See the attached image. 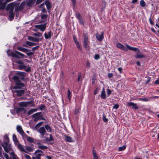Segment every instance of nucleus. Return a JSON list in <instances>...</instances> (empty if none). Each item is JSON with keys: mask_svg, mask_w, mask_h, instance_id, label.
I'll list each match as a JSON object with an SVG mask.
<instances>
[{"mask_svg": "<svg viewBox=\"0 0 159 159\" xmlns=\"http://www.w3.org/2000/svg\"><path fill=\"white\" fill-rule=\"evenodd\" d=\"M125 45L126 48L129 50L136 52V55L135 56V57L136 58H141L144 57L143 55L141 53L138 48L131 47L127 44H125Z\"/></svg>", "mask_w": 159, "mask_h": 159, "instance_id": "obj_1", "label": "nucleus"}, {"mask_svg": "<svg viewBox=\"0 0 159 159\" xmlns=\"http://www.w3.org/2000/svg\"><path fill=\"white\" fill-rule=\"evenodd\" d=\"M13 79L14 80L15 84L18 86H15L13 87V89H18L20 88H21V87L24 86V84L20 80V79L18 76L16 75L14 76L13 77Z\"/></svg>", "mask_w": 159, "mask_h": 159, "instance_id": "obj_2", "label": "nucleus"}, {"mask_svg": "<svg viewBox=\"0 0 159 159\" xmlns=\"http://www.w3.org/2000/svg\"><path fill=\"white\" fill-rule=\"evenodd\" d=\"M12 138L15 145L20 149V151L27 153V152L25 150L24 148L22 146V145L19 143L16 135L15 134L13 135Z\"/></svg>", "mask_w": 159, "mask_h": 159, "instance_id": "obj_3", "label": "nucleus"}, {"mask_svg": "<svg viewBox=\"0 0 159 159\" xmlns=\"http://www.w3.org/2000/svg\"><path fill=\"white\" fill-rule=\"evenodd\" d=\"M90 41L89 39L88 34L84 32L83 34V42L84 48L86 49Z\"/></svg>", "mask_w": 159, "mask_h": 159, "instance_id": "obj_4", "label": "nucleus"}, {"mask_svg": "<svg viewBox=\"0 0 159 159\" xmlns=\"http://www.w3.org/2000/svg\"><path fill=\"white\" fill-rule=\"evenodd\" d=\"M4 148V150L7 152L12 150V148L11 145L7 143H5L2 144Z\"/></svg>", "mask_w": 159, "mask_h": 159, "instance_id": "obj_5", "label": "nucleus"}, {"mask_svg": "<svg viewBox=\"0 0 159 159\" xmlns=\"http://www.w3.org/2000/svg\"><path fill=\"white\" fill-rule=\"evenodd\" d=\"M46 24H41L36 25L35 26V27L38 30H40L41 31H44L46 29Z\"/></svg>", "mask_w": 159, "mask_h": 159, "instance_id": "obj_6", "label": "nucleus"}, {"mask_svg": "<svg viewBox=\"0 0 159 159\" xmlns=\"http://www.w3.org/2000/svg\"><path fill=\"white\" fill-rule=\"evenodd\" d=\"M14 5L13 3H9L6 8L7 11L9 10V13H13Z\"/></svg>", "mask_w": 159, "mask_h": 159, "instance_id": "obj_7", "label": "nucleus"}, {"mask_svg": "<svg viewBox=\"0 0 159 159\" xmlns=\"http://www.w3.org/2000/svg\"><path fill=\"white\" fill-rule=\"evenodd\" d=\"M12 89V92L14 93H16V94L19 96H21L25 92V91L23 90H17V89H13V88Z\"/></svg>", "mask_w": 159, "mask_h": 159, "instance_id": "obj_8", "label": "nucleus"}, {"mask_svg": "<svg viewBox=\"0 0 159 159\" xmlns=\"http://www.w3.org/2000/svg\"><path fill=\"white\" fill-rule=\"evenodd\" d=\"M127 104L129 107H130L132 109H138V107L137 106V105L133 102H127Z\"/></svg>", "mask_w": 159, "mask_h": 159, "instance_id": "obj_9", "label": "nucleus"}, {"mask_svg": "<svg viewBox=\"0 0 159 159\" xmlns=\"http://www.w3.org/2000/svg\"><path fill=\"white\" fill-rule=\"evenodd\" d=\"M16 129L17 131L23 136V137L25 134L21 126L19 125H17L16 127Z\"/></svg>", "mask_w": 159, "mask_h": 159, "instance_id": "obj_10", "label": "nucleus"}, {"mask_svg": "<svg viewBox=\"0 0 159 159\" xmlns=\"http://www.w3.org/2000/svg\"><path fill=\"white\" fill-rule=\"evenodd\" d=\"M73 39L75 43L76 44L77 48L79 49V50L81 51L82 48L81 46H80L79 42L77 41V38L75 36H73Z\"/></svg>", "mask_w": 159, "mask_h": 159, "instance_id": "obj_11", "label": "nucleus"}, {"mask_svg": "<svg viewBox=\"0 0 159 159\" xmlns=\"http://www.w3.org/2000/svg\"><path fill=\"white\" fill-rule=\"evenodd\" d=\"M32 103V102H21L19 103L20 107H26Z\"/></svg>", "mask_w": 159, "mask_h": 159, "instance_id": "obj_12", "label": "nucleus"}, {"mask_svg": "<svg viewBox=\"0 0 159 159\" xmlns=\"http://www.w3.org/2000/svg\"><path fill=\"white\" fill-rule=\"evenodd\" d=\"M116 46L117 48L125 51H127L128 48H126L125 47L120 43H118L116 45Z\"/></svg>", "mask_w": 159, "mask_h": 159, "instance_id": "obj_13", "label": "nucleus"}, {"mask_svg": "<svg viewBox=\"0 0 159 159\" xmlns=\"http://www.w3.org/2000/svg\"><path fill=\"white\" fill-rule=\"evenodd\" d=\"M103 32H101V35H99L97 33L96 34V37L97 39L99 41H101L103 39Z\"/></svg>", "mask_w": 159, "mask_h": 159, "instance_id": "obj_14", "label": "nucleus"}, {"mask_svg": "<svg viewBox=\"0 0 159 159\" xmlns=\"http://www.w3.org/2000/svg\"><path fill=\"white\" fill-rule=\"evenodd\" d=\"M26 150L29 152H32L35 149L34 146L33 145L30 146H26Z\"/></svg>", "mask_w": 159, "mask_h": 159, "instance_id": "obj_15", "label": "nucleus"}, {"mask_svg": "<svg viewBox=\"0 0 159 159\" xmlns=\"http://www.w3.org/2000/svg\"><path fill=\"white\" fill-rule=\"evenodd\" d=\"M16 74L19 75V77L21 80L24 79V77L26 76V73L20 71L18 72Z\"/></svg>", "mask_w": 159, "mask_h": 159, "instance_id": "obj_16", "label": "nucleus"}, {"mask_svg": "<svg viewBox=\"0 0 159 159\" xmlns=\"http://www.w3.org/2000/svg\"><path fill=\"white\" fill-rule=\"evenodd\" d=\"M33 117H36L39 120L42 119L44 120L45 119L42 118V115L40 114V112H38L36 113L32 116Z\"/></svg>", "mask_w": 159, "mask_h": 159, "instance_id": "obj_17", "label": "nucleus"}, {"mask_svg": "<svg viewBox=\"0 0 159 159\" xmlns=\"http://www.w3.org/2000/svg\"><path fill=\"white\" fill-rule=\"evenodd\" d=\"M36 0H26V4L29 7L32 6L35 3Z\"/></svg>", "mask_w": 159, "mask_h": 159, "instance_id": "obj_18", "label": "nucleus"}, {"mask_svg": "<svg viewBox=\"0 0 159 159\" xmlns=\"http://www.w3.org/2000/svg\"><path fill=\"white\" fill-rule=\"evenodd\" d=\"M38 131L42 136H43L46 131L45 130V128L43 127H42L39 129Z\"/></svg>", "mask_w": 159, "mask_h": 159, "instance_id": "obj_19", "label": "nucleus"}, {"mask_svg": "<svg viewBox=\"0 0 159 159\" xmlns=\"http://www.w3.org/2000/svg\"><path fill=\"white\" fill-rule=\"evenodd\" d=\"M52 35V33L51 31H50L49 32L48 34H47L46 33L44 34V37L46 39H50Z\"/></svg>", "mask_w": 159, "mask_h": 159, "instance_id": "obj_20", "label": "nucleus"}, {"mask_svg": "<svg viewBox=\"0 0 159 159\" xmlns=\"http://www.w3.org/2000/svg\"><path fill=\"white\" fill-rule=\"evenodd\" d=\"M101 97L102 98L105 99L106 98V95L105 93L104 88L103 87L102 90V91L101 93Z\"/></svg>", "mask_w": 159, "mask_h": 159, "instance_id": "obj_21", "label": "nucleus"}, {"mask_svg": "<svg viewBox=\"0 0 159 159\" xmlns=\"http://www.w3.org/2000/svg\"><path fill=\"white\" fill-rule=\"evenodd\" d=\"M26 111L24 108L23 107H20L17 110V113H25L26 112Z\"/></svg>", "mask_w": 159, "mask_h": 159, "instance_id": "obj_22", "label": "nucleus"}, {"mask_svg": "<svg viewBox=\"0 0 159 159\" xmlns=\"http://www.w3.org/2000/svg\"><path fill=\"white\" fill-rule=\"evenodd\" d=\"M28 39L29 40L33 41L36 42H38L39 40V38L33 37L32 36H29L28 38Z\"/></svg>", "mask_w": 159, "mask_h": 159, "instance_id": "obj_23", "label": "nucleus"}, {"mask_svg": "<svg viewBox=\"0 0 159 159\" xmlns=\"http://www.w3.org/2000/svg\"><path fill=\"white\" fill-rule=\"evenodd\" d=\"M23 137L25 138H26L27 139V141L29 142H30V143L34 142L33 139L30 137H29L26 134Z\"/></svg>", "mask_w": 159, "mask_h": 159, "instance_id": "obj_24", "label": "nucleus"}, {"mask_svg": "<svg viewBox=\"0 0 159 159\" xmlns=\"http://www.w3.org/2000/svg\"><path fill=\"white\" fill-rule=\"evenodd\" d=\"M10 157L11 159H19L18 157L16 156L13 152H11L10 153Z\"/></svg>", "mask_w": 159, "mask_h": 159, "instance_id": "obj_25", "label": "nucleus"}, {"mask_svg": "<svg viewBox=\"0 0 159 159\" xmlns=\"http://www.w3.org/2000/svg\"><path fill=\"white\" fill-rule=\"evenodd\" d=\"M65 140L66 141L69 142H73V139L72 137L70 136H67V135H65Z\"/></svg>", "mask_w": 159, "mask_h": 159, "instance_id": "obj_26", "label": "nucleus"}, {"mask_svg": "<svg viewBox=\"0 0 159 159\" xmlns=\"http://www.w3.org/2000/svg\"><path fill=\"white\" fill-rule=\"evenodd\" d=\"M48 17V15L46 14H43L41 15V18L43 20H44L43 21H39V23H42L43 21H45L47 19Z\"/></svg>", "mask_w": 159, "mask_h": 159, "instance_id": "obj_27", "label": "nucleus"}, {"mask_svg": "<svg viewBox=\"0 0 159 159\" xmlns=\"http://www.w3.org/2000/svg\"><path fill=\"white\" fill-rule=\"evenodd\" d=\"M3 0H0V9L4 10L5 8V4L2 2Z\"/></svg>", "mask_w": 159, "mask_h": 159, "instance_id": "obj_28", "label": "nucleus"}, {"mask_svg": "<svg viewBox=\"0 0 159 159\" xmlns=\"http://www.w3.org/2000/svg\"><path fill=\"white\" fill-rule=\"evenodd\" d=\"M10 56V55H9V56ZM11 56L12 57L17 58H20V57L19 56V55L16 52V51H15V52H11Z\"/></svg>", "mask_w": 159, "mask_h": 159, "instance_id": "obj_29", "label": "nucleus"}, {"mask_svg": "<svg viewBox=\"0 0 159 159\" xmlns=\"http://www.w3.org/2000/svg\"><path fill=\"white\" fill-rule=\"evenodd\" d=\"M18 49L20 51L22 52H25V53H26V52H27L28 51V49H27L25 48H22V47H18Z\"/></svg>", "mask_w": 159, "mask_h": 159, "instance_id": "obj_30", "label": "nucleus"}, {"mask_svg": "<svg viewBox=\"0 0 159 159\" xmlns=\"http://www.w3.org/2000/svg\"><path fill=\"white\" fill-rule=\"evenodd\" d=\"M25 4L26 2L25 1H24L21 3L19 7V9L20 10H22L24 8Z\"/></svg>", "mask_w": 159, "mask_h": 159, "instance_id": "obj_31", "label": "nucleus"}, {"mask_svg": "<svg viewBox=\"0 0 159 159\" xmlns=\"http://www.w3.org/2000/svg\"><path fill=\"white\" fill-rule=\"evenodd\" d=\"M37 110H38L37 108L31 109L28 111V115H30L31 114H32L34 112L37 111Z\"/></svg>", "mask_w": 159, "mask_h": 159, "instance_id": "obj_32", "label": "nucleus"}, {"mask_svg": "<svg viewBox=\"0 0 159 159\" xmlns=\"http://www.w3.org/2000/svg\"><path fill=\"white\" fill-rule=\"evenodd\" d=\"M38 147L39 149L42 150H44L48 148V147L47 146L41 144H39Z\"/></svg>", "mask_w": 159, "mask_h": 159, "instance_id": "obj_33", "label": "nucleus"}, {"mask_svg": "<svg viewBox=\"0 0 159 159\" xmlns=\"http://www.w3.org/2000/svg\"><path fill=\"white\" fill-rule=\"evenodd\" d=\"M45 129H46L47 130L48 132H51L52 131V129L51 127L48 125H46L45 126Z\"/></svg>", "mask_w": 159, "mask_h": 159, "instance_id": "obj_34", "label": "nucleus"}, {"mask_svg": "<svg viewBox=\"0 0 159 159\" xmlns=\"http://www.w3.org/2000/svg\"><path fill=\"white\" fill-rule=\"evenodd\" d=\"M45 4L48 9L49 10L51 8V5L49 1H47L45 2Z\"/></svg>", "mask_w": 159, "mask_h": 159, "instance_id": "obj_35", "label": "nucleus"}, {"mask_svg": "<svg viewBox=\"0 0 159 159\" xmlns=\"http://www.w3.org/2000/svg\"><path fill=\"white\" fill-rule=\"evenodd\" d=\"M18 67L19 69L20 70L25 69L26 68V66L24 65L23 63L20 65H19Z\"/></svg>", "mask_w": 159, "mask_h": 159, "instance_id": "obj_36", "label": "nucleus"}, {"mask_svg": "<svg viewBox=\"0 0 159 159\" xmlns=\"http://www.w3.org/2000/svg\"><path fill=\"white\" fill-rule=\"evenodd\" d=\"M93 159H98V157L95 151L94 150H93Z\"/></svg>", "mask_w": 159, "mask_h": 159, "instance_id": "obj_37", "label": "nucleus"}, {"mask_svg": "<svg viewBox=\"0 0 159 159\" xmlns=\"http://www.w3.org/2000/svg\"><path fill=\"white\" fill-rule=\"evenodd\" d=\"M26 44L27 45L30 46H34L35 45V43L29 41H27L26 42Z\"/></svg>", "mask_w": 159, "mask_h": 159, "instance_id": "obj_38", "label": "nucleus"}, {"mask_svg": "<svg viewBox=\"0 0 159 159\" xmlns=\"http://www.w3.org/2000/svg\"><path fill=\"white\" fill-rule=\"evenodd\" d=\"M43 122H41L38 123L35 126V128L36 129L38 128L42 124Z\"/></svg>", "mask_w": 159, "mask_h": 159, "instance_id": "obj_39", "label": "nucleus"}, {"mask_svg": "<svg viewBox=\"0 0 159 159\" xmlns=\"http://www.w3.org/2000/svg\"><path fill=\"white\" fill-rule=\"evenodd\" d=\"M67 97L68 99L70 100L71 98V93L70 92V90L68 89V93H67Z\"/></svg>", "mask_w": 159, "mask_h": 159, "instance_id": "obj_40", "label": "nucleus"}, {"mask_svg": "<svg viewBox=\"0 0 159 159\" xmlns=\"http://www.w3.org/2000/svg\"><path fill=\"white\" fill-rule=\"evenodd\" d=\"M16 52L19 55H20L22 57V58H24V57H26V56H25L24 54H23L18 52L17 51H16Z\"/></svg>", "mask_w": 159, "mask_h": 159, "instance_id": "obj_41", "label": "nucleus"}, {"mask_svg": "<svg viewBox=\"0 0 159 159\" xmlns=\"http://www.w3.org/2000/svg\"><path fill=\"white\" fill-rule=\"evenodd\" d=\"M33 35L35 36L40 37L42 36V33L38 32L37 33H34Z\"/></svg>", "mask_w": 159, "mask_h": 159, "instance_id": "obj_42", "label": "nucleus"}, {"mask_svg": "<svg viewBox=\"0 0 159 159\" xmlns=\"http://www.w3.org/2000/svg\"><path fill=\"white\" fill-rule=\"evenodd\" d=\"M126 148V146L125 145H124L123 146L120 147L119 148L118 151H120L122 150H124Z\"/></svg>", "mask_w": 159, "mask_h": 159, "instance_id": "obj_43", "label": "nucleus"}, {"mask_svg": "<svg viewBox=\"0 0 159 159\" xmlns=\"http://www.w3.org/2000/svg\"><path fill=\"white\" fill-rule=\"evenodd\" d=\"M9 13V18H10V20H12L14 17V13Z\"/></svg>", "mask_w": 159, "mask_h": 159, "instance_id": "obj_44", "label": "nucleus"}, {"mask_svg": "<svg viewBox=\"0 0 159 159\" xmlns=\"http://www.w3.org/2000/svg\"><path fill=\"white\" fill-rule=\"evenodd\" d=\"M102 116V119L103 121L105 122H107L108 121V120L107 118H106V116L104 115V114H103Z\"/></svg>", "mask_w": 159, "mask_h": 159, "instance_id": "obj_45", "label": "nucleus"}, {"mask_svg": "<svg viewBox=\"0 0 159 159\" xmlns=\"http://www.w3.org/2000/svg\"><path fill=\"white\" fill-rule=\"evenodd\" d=\"M46 140L48 141H52L53 140V139L52 134L50 135L49 138H46Z\"/></svg>", "mask_w": 159, "mask_h": 159, "instance_id": "obj_46", "label": "nucleus"}, {"mask_svg": "<svg viewBox=\"0 0 159 159\" xmlns=\"http://www.w3.org/2000/svg\"><path fill=\"white\" fill-rule=\"evenodd\" d=\"M140 5L142 7H144L145 6V2L143 0H141L140 2Z\"/></svg>", "mask_w": 159, "mask_h": 159, "instance_id": "obj_47", "label": "nucleus"}, {"mask_svg": "<svg viewBox=\"0 0 159 159\" xmlns=\"http://www.w3.org/2000/svg\"><path fill=\"white\" fill-rule=\"evenodd\" d=\"M107 95L109 96L111 93V91L109 89H107Z\"/></svg>", "mask_w": 159, "mask_h": 159, "instance_id": "obj_48", "label": "nucleus"}, {"mask_svg": "<svg viewBox=\"0 0 159 159\" xmlns=\"http://www.w3.org/2000/svg\"><path fill=\"white\" fill-rule=\"evenodd\" d=\"M79 110L80 109L79 108H76L75 109L74 111V114L75 115H76L79 112Z\"/></svg>", "mask_w": 159, "mask_h": 159, "instance_id": "obj_49", "label": "nucleus"}, {"mask_svg": "<svg viewBox=\"0 0 159 159\" xmlns=\"http://www.w3.org/2000/svg\"><path fill=\"white\" fill-rule=\"evenodd\" d=\"M94 57L95 60H97L99 59L100 56L98 54H96L95 55Z\"/></svg>", "mask_w": 159, "mask_h": 159, "instance_id": "obj_50", "label": "nucleus"}, {"mask_svg": "<svg viewBox=\"0 0 159 159\" xmlns=\"http://www.w3.org/2000/svg\"><path fill=\"white\" fill-rule=\"evenodd\" d=\"M24 156L26 159H31L30 156L26 154H25Z\"/></svg>", "mask_w": 159, "mask_h": 159, "instance_id": "obj_51", "label": "nucleus"}, {"mask_svg": "<svg viewBox=\"0 0 159 159\" xmlns=\"http://www.w3.org/2000/svg\"><path fill=\"white\" fill-rule=\"evenodd\" d=\"M13 61L16 63L19 64L20 65L23 63V61L21 60L16 61Z\"/></svg>", "mask_w": 159, "mask_h": 159, "instance_id": "obj_52", "label": "nucleus"}, {"mask_svg": "<svg viewBox=\"0 0 159 159\" xmlns=\"http://www.w3.org/2000/svg\"><path fill=\"white\" fill-rule=\"evenodd\" d=\"M44 0H37L36 1V4L37 5H39L40 3L43 2Z\"/></svg>", "mask_w": 159, "mask_h": 159, "instance_id": "obj_53", "label": "nucleus"}, {"mask_svg": "<svg viewBox=\"0 0 159 159\" xmlns=\"http://www.w3.org/2000/svg\"><path fill=\"white\" fill-rule=\"evenodd\" d=\"M119 107V106L118 104H116L113 106V108L116 109H117Z\"/></svg>", "mask_w": 159, "mask_h": 159, "instance_id": "obj_54", "label": "nucleus"}, {"mask_svg": "<svg viewBox=\"0 0 159 159\" xmlns=\"http://www.w3.org/2000/svg\"><path fill=\"white\" fill-rule=\"evenodd\" d=\"M76 16L78 19L81 18V16H80V13L78 12L76 13Z\"/></svg>", "mask_w": 159, "mask_h": 159, "instance_id": "obj_55", "label": "nucleus"}, {"mask_svg": "<svg viewBox=\"0 0 159 159\" xmlns=\"http://www.w3.org/2000/svg\"><path fill=\"white\" fill-rule=\"evenodd\" d=\"M81 73H80L79 74L78 77L77 79V81H79L80 80V79H81Z\"/></svg>", "mask_w": 159, "mask_h": 159, "instance_id": "obj_56", "label": "nucleus"}, {"mask_svg": "<svg viewBox=\"0 0 159 159\" xmlns=\"http://www.w3.org/2000/svg\"><path fill=\"white\" fill-rule=\"evenodd\" d=\"M139 101H148V100L145 98H139Z\"/></svg>", "mask_w": 159, "mask_h": 159, "instance_id": "obj_57", "label": "nucleus"}, {"mask_svg": "<svg viewBox=\"0 0 159 159\" xmlns=\"http://www.w3.org/2000/svg\"><path fill=\"white\" fill-rule=\"evenodd\" d=\"M45 108V106L43 105H40L39 107V109L42 110H43Z\"/></svg>", "mask_w": 159, "mask_h": 159, "instance_id": "obj_58", "label": "nucleus"}, {"mask_svg": "<svg viewBox=\"0 0 159 159\" xmlns=\"http://www.w3.org/2000/svg\"><path fill=\"white\" fill-rule=\"evenodd\" d=\"M42 154H36V158H40V157L41 156Z\"/></svg>", "mask_w": 159, "mask_h": 159, "instance_id": "obj_59", "label": "nucleus"}, {"mask_svg": "<svg viewBox=\"0 0 159 159\" xmlns=\"http://www.w3.org/2000/svg\"><path fill=\"white\" fill-rule=\"evenodd\" d=\"M38 152H40V153H43V151L41 150H36L35 152H34V153L35 154H37V153H38Z\"/></svg>", "mask_w": 159, "mask_h": 159, "instance_id": "obj_60", "label": "nucleus"}, {"mask_svg": "<svg viewBox=\"0 0 159 159\" xmlns=\"http://www.w3.org/2000/svg\"><path fill=\"white\" fill-rule=\"evenodd\" d=\"M26 53L27 55L28 56H31L32 55H33V52H27H27H26Z\"/></svg>", "mask_w": 159, "mask_h": 159, "instance_id": "obj_61", "label": "nucleus"}, {"mask_svg": "<svg viewBox=\"0 0 159 159\" xmlns=\"http://www.w3.org/2000/svg\"><path fill=\"white\" fill-rule=\"evenodd\" d=\"M4 155L6 159H11V158H9V156L8 154L5 153Z\"/></svg>", "mask_w": 159, "mask_h": 159, "instance_id": "obj_62", "label": "nucleus"}, {"mask_svg": "<svg viewBox=\"0 0 159 159\" xmlns=\"http://www.w3.org/2000/svg\"><path fill=\"white\" fill-rule=\"evenodd\" d=\"M86 66L88 67H90V64L89 62L87 61L86 62Z\"/></svg>", "mask_w": 159, "mask_h": 159, "instance_id": "obj_63", "label": "nucleus"}, {"mask_svg": "<svg viewBox=\"0 0 159 159\" xmlns=\"http://www.w3.org/2000/svg\"><path fill=\"white\" fill-rule=\"evenodd\" d=\"M79 20V22L81 24H83V20L81 19V18H80L79 19H78Z\"/></svg>", "mask_w": 159, "mask_h": 159, "instance_id": "obj_64", "label": "nucleus"}]
</instances>
